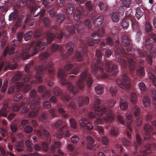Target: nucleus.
Listing matches in <instances>:
<instances>
[{"label":"nucleus","instance_id":"nucleus-36","mask_svg":"<svg viewBox=\"0 0 156 156\" xmlns=\"http://www.w3.org/2000/svg\"><path fill=\"white\" fill-rule=\"evenodd\" d=\"M136 11L135 17L139 20L143 16L144 13L140 7H137Z\"/></svg>","mask_w":156,"mask_h":156},{"label":"nucleus","instance_id":"nucleus-49","mask_svg":"<svg viewBox=\"0 0 156 156\" xmlns=\"http://www.w3.org/2000/svg\"><path fill=\"white\" fill-rule=\"evenodd\" d=\"M122 5L126 8H129L131 4L130 0H122Z\"/></svg>","mask_w":156,"mask_h":156},{"label":"nucleus","instance_id":"nucleus-27","mask_svg":"<svg viewBox=\"0 0 156 156\" xmlns=\"http://www.w3.org/2000/svg\"><path fill=\"white\" fill-rule=\"evenodd\" d=\"M129 16H130L129 15L127 17H124L122 20L121 25L124 29H127L129 26V21H130V19Z\"/></svg>","mask_w":156,"mask_h":156},{"label":"nucleus","instance_id":"nucleus-17","mask_svg":"<svg viewBox=\"0 0 156 156\" xmlns=\"http://www.w3.org/2000/svg\"><path fill=\"white\" fill-rule=\"evenodd\" d=\"M12 112V108L9 106L7 104H5L0 110V115L1 116L6 117L8 114Z\"/></svg>","mask_w":156,"mask_h":156},{"label":"nucleus","instance_id":"nucleus-41","mask_svg":"<svg viewBox=\"0 0 156 156\" xmlns=\"http://www.w3.org/2000/svg\"><path fill=\"white\" fill-rule=\"evenodd\" d=\"M23 73L21 72H17L12 77L13 81L14 82L20 79L22 77Z\"/></svg>","mask_w":156,"mask_h":156},{"label":"nucleus","instance_id":"nucleus-64","mask_svg":"<svg viewBox=\"0 0 156 156\" xmlns=\"http://www.w3.org/2000/svg\"><path fill=\"white\" fill-rule=\"evenodd\" d=\"M151 95L153 98L154 104H155L156 102V91L155 90H152L151 91Z\"/></svg>","mask_w":156,"mask_h":156},{"label":"nucleus","instance_id":"nucleus-5","mask_svg":"<svg viewBox=\"0 0 156 156\" xmlns=\"http://www.w3.org/2000/svg\"><path fill=\"white\" fill-rule=\"evenodd\" d=\"M44 66H37L36 68L37 70L36 75V81L32 80L30 82V84H34L36 82L38 83H40L42 81V77L44 71L48 72L51 74L48 80V86H52L54 84L53 80L54 79V75L55 73V71L53 69V63L51 62H49L46 63L44 62Z\"/></svg>","mask_w":156,"mask_h":156},{"label":"nucleus","instance_id":"nucleus-59","mask_svg":"<svg viewBox=\"0 0 156 156\" xmlns=\"http://www.w3.org/2000/svg\"><path fill=\"white\" fill-rule=\"evenodd\" d=\"M69 121L71 127L73 129H76V123L75 119L71 118L69 120Z\"/></svg>","mask_w":156,"mask_h":156},{"label":"nucleus","instance_id":"nucleus-61","mask_svg":"<svg viewBox=\"0 0 156 156\" xmlns=\"http://www.w3.org/2000/svg\"><path fill=\"white\" fill-rule=\"evenodd\" d=\"M39 114V112L37 109L32 110L30 112V117H33L38 115Z\"/></svg>","mask_w":156,"mask_h":156},{"label":"nucleus","instance_id":"nucleus-39","mask_svg":"<svg viewBox=\"0 0 156 156\" xmlns=\"http://www.w3.org/2000/svg\"><path fill=\"white\" fill-rule=\"evenodd\" d=\"M25 105V104L23 102H21L20 105L15 104L12 106V110L14 112H17L20 109L21 107H23Z\"/></svg>","mask_w":156,"mask_h":156},{"label":"nucleus","instance_id":"nucleus-60","mask_svg":"<svg viewBox=\"0 0 156 156\" xmlns=\"http://www.w3.org/2000/svg\"><path fill=\"white\" fill-rule=\"evenodd\" d=\"M128 108V105L126 102L121 101L120 102V108L122 110H126Z\"/></svg>","mask_w":156,"mask_h":156},{"label":"nucleus","instance_id":"nucleus-4","mask_svg":"<svg viewBox=\"0 0 156 156\" xmlns=\"http://www.w3.org/2000/svg\"><path fill=\"white\" fill-rule=\"evenodd\" d=\"M116 50L115 52L116 61L120 63L123 68L127 67L128 62L130 69L133 71L136 67V61L134 54L129 53L127 54L124 49L120 48L118 45L116 46Z\"/></svg>","mask_w":156,"mask_h":156},{"label":"nucleus","instance_id":"nucleus-33","mask_svg":"<svg viewBox=\"0 0 156 156\" xmlns=\"http://www.w3.org/2000/svg\"><path fill=\"white\" fill-rule=\"evenodd\" d=\"M15 51V48L14 47H6L5 48L4 52V55H6L7 53H9V55L13 54Z\"/></svg>","mask_w":156,"mask_h":156},{"label":"nucleus","instance_id":"nucleus-24","mask_svg":"<svg viewBox=\"0 0 156 156\" xmlns=\"http://www.w3.org/2000/svg\"><path fill=\"white\" fill-rule=\"evenodd\" d=\"M51 49L52 52H55L57 50L59 49L61 53V56L62 58L66 57V55L65 56H63V52L64 51V48L62 46L59 45L58 44L56 43H54L52 45Z\"/></svg>","mask_w":156,"mask_h":156},{"label":"nucleus","instance_id":"nucleus-14","mask_svg":"<svg viewBox=\"0 0 156 156\" xmlns=\"http://www.w3.org/2000/svg\"><path fill=\"white\" fill-rule=\"evenodd\" d=\"M79 123L80 126L85 129L89 130L93 128V126L92 125L90 122L86 118H81L79 121Z\"/></svg>","mask_w":156,"mask_h":156},{"label":"nucleus","instance_id":"nucleus-31","mask_svg":"<svg viewBox=\"0 0 156 156\" xmlns=\"http://www.w3.org/2000/svg\"><path fill=\"white\" fill-rule=\"evenodd\" d=\"M103 20L104 16H100L93 20V23L95 26L98 27L102 23Z\"/></svg>","mask_w":156,"mask_h":156},{"label":"nucleus","instance_id":"nucleus-53","mask_svg":"<svg viewBox=\"0 0 156 156\" xmlns=\"http://www.w3.org/2000/svg\"><path fill=\"white\" fill-rule=\"evenodd\" d=\"M137 96L135 93L132 92L130 95V100L133 104L135 103L137 101Z\"/></svg>","mask_w":156,"mask_h":156},{"label":"nucleus","instance_id":"nucleus-21","mask_svg":"<svg viewBox=\"0 0 156 156\" xmlns=\"http://www.w3.org/2000/svg\"><path fill=\"white\" fill-rule=\"evenodd\" d=\"M144 128L145 131L144 134V140L150 139L151 137L150 133L153 130V128L150 125L147 124L144 126Z\"/></svg>","mask_w":156,"mask_h":156},{"label":"nucleus","instance_id":"nucleus-38","mask_svg":"<svg viewBox=\"0 0 156 156\" xmlns=\"http://www.w3.org/2000/svg\"><path fill=\"white\" fill-rule=\"evenodd\" d=\"M111 18L112 21L117 23L119 20V16L118 14L116 12H113L111 14Z\"/></svg>","mask_w":156,"mask_h":156},{"label":"nucleus","instance_id":"nucleus-28","mask_svg":"<svg viewBox=\"0 0 156 156\" xmlns=\"http://www.w3.org/2000/svg\"><path fill=\"white\" fill-rule=\"evenodd\" d=\"M87 140L88 143L87 145V148L90 150L93 149L94 143V140L91 137L89 136L87 137Z\"/></svg>","mask_w":156,"mask_h":156},{"label":"nucleus","instance_id":"nucleus-43","mask_svg":"<svg viewBox=\"0 0 156 156\" xmlns=\"http://www.w3.org/2000/svg\"><path fill=\"white\" fill-rule=\"evenodd\" d=\"M53 92L56 96H60L62 94V90L58 87H55L53 89Z\"/></svg>","mask_w":156,"mask_h":156},{"label":"nucleus","instance_id":"nucleus-37","mask_svg":"<svg viewBox=\"0 0 156 156\" xmlns=\"http://www.w3.org/2000/svg\"><path fill=\"white\" fill-rule=\"evenodd\" d=\"M95 90L97 94H101L104 91L103 87L102 85H98L95 87Z\"/></svg>","mask_w":156,"mask_h":156},{"label":"nucleus","instance_id":"nucleus-50","mask_svg":"<svg viewBox=\"0 0 156 156\" xmlns=\"http://www.w3.org/2000/svg\"><path fill=\"white\" fill-rule=\"evenodd\" d=\"M117 89L115 86H111L109 88V91L112 96L115 95L117 92Z\"/></svg>","mask_w":156,"mask_h":156},{"label":"nucleus","instance_id":"nucleus-7","mask_svg":"<svg viewBox=\"0 0 156 156\" xmlns=\"http://www.w3.org/2000/svg\"><path fill=\"white\" fill-rule=\"evenodd\" d=\"M121 78L123 80L124 83L120 78H118L116 80L117 83L120 87L123 89L126 90L129 89L130 87V85L129 83L130 79L128 76L127 74L126 73H124Z\"/></svg>","mask_w":156,"mask_h":156},{"label":"nucleus","instance_id":"nucleus-20","mask_svg":"<svg viewBox=\"0 0 156 156\" xmlns=\"http://www.w3.org/2000/svg\"><path fill=\"white\" fill-rule=\"evenodd\" d=\"M148 76L150 81L152 82L154 86H156V69H152L149 68L147 69Z\"/></svg>","mask_w":156,"mask_h":156},{"label":"nucleus","instance_id":"nucleus-2","mask_svg":"<svg viewBox=\"0 0 156 156\" xmlns=\"http://www.w3.org/2000/svg\"><path fill=\"white\" fill-rule=\"evenodd\" d=\"M102 54L100 50L96 52V58L94 63L91 65V72L98 78L107 79L108 76L107 73L111 72L113 76H115L118 72V68L116 65H112V62L108 61L105 64L101 62Z\"/></svg>","mask_w":156,"mask_h":156},{"label":"nucleus","instance_id":"nucleus-25","mask_svg":"<svg viewBox=\"0 0 156 156\" xmlns=\"http://www.w3.org/2000/svg\"><path fill=\"white\" fill-rule=\"evenodd\" d=\"M133 144L134 148L136 151L139 148H141L143 146V144L139 135H136V141L134 142ZM139 150H140V149Z\"/></svg>","mask_w":156,"mask_h":156},{"label":"nucleus","instance_id":"nucleus-16","mask_svg":"<svg viewBox=\"0 0 156 156\" xmlns=\"http://www.w3.org/2000/svg\"><path fill=\"white\" fill-rule=\"evenodd\" d=\"M17 66V64L16 63H15L13 65H12L9 61H6L5 62L3 61L0 64V72L4 66V68L3 70L6 71L8 69L9 70L14 69Z\"/></svg>","mask_w":156,"mask_h":156},{"label":"nucleus","instance_id":"nucleus-11","mask_svg":"<svg viewBox=\"0 0 156 156\" xmlns=\"http://www.w3.org/2000/svg\"><path fill=\"white\" fill-rule=\"evenodd\" d=\"M41 146L44 151H48L49 150L51 152L54 153L56 151V148H59L60 147L61 144L59 142H55L53 145H51L48 148V144L46 142H43L41 143Z\"/></svg>","mask_w":156,"mask_h":156},{"label":"nucleus","instance_id":"nucleus-22","mask_svg":"<svg viewBox=\"0 0 156 156\" xmlns=\"http://www.w3.org/2000/svg\"><path fill=\"white\" fill-rule=\"evenodd\" d=\"M113 38V39L110 37H107L106 39V44L110 45H112L113 44L114 42L116 44L119 43V38L117 34H115L114 35Z\"/></svg>","mask_w":156,"mask_h":156},{"label":"nucleus","instance_id":"nucleus-47","mask_svg":"<svg viewBox=\"0 0 156 156\" xmlns=\"http://www.w3.org/2000/svg\"><path fill=\"white\" fill-rule=\"evenodd\" d=\"M146 54L147 62L150 65H151L152 61L151 57L154 58L156 55L154 57H153L151 55L150 52H147V51L146 52Z\"/></svg>","mask_w":156,"mask_h":156},{"label":"nucleus","instance_id":"nucleus-57","mask_svg":"<svg viewBox=\"0 0 156 156\" xmlns=\"http://www.w3.org/2000/svg\"><path fill=\"white\" fill-rule=\"evenodd\" d=\"M132 26L133 28L136 29L139 27V23L138 22L136 21L134 18L131 19Z\"/></svg>","mask_w":156,"mask_h":156},{"label":"nucleus","instance_id":"nucleus-48","mask_svg":"<svg viewBox=\"0 0 156 156\" xmlns=\"http://www.w3.org/2000/svg\"><path fill=\"white\" fill-rule=\"evenodd\" d=\"M29 47L28 48L27 50H26L25 51H23V53L21 55V57L24 59H27L29 57Z\"/></svg>","mask_w":156,"mask_h":156},{"label":"nucleus","instance_id":"nucleus-62","mask_svg":"<svg viewBox=\"0 0 156 156\" xmlns=\"http://www.w3.org/2000/svg\"><path fill=\"white\" fill-rule=\"evenodd\" d=\"M122 142L124 146H128L131 144V143L130 141L125 138H123Z\"/></svg>","mask_w":156,"mask_h":156},{"label":"nucleus","instance_id":"nucleus-8","mask_svg":"<svg viewBox=\"0 0 156 156\" xmlns=\"http://www.w3.org/2000/svg\"><path fill=\"white\" fill-rule=\"evenodd\" d=\"M66 29L69 32L72 34L74 33L76 30L80 34H82L83 33V28L82 22H77L75 26L71 23H68L66 26Z\"/></svg>","mask_w":156,"mask_h":156},{"label":"nucleus","instance_id":"nucleus-54","mask_svg":"<svg viewBox=\"0 0 156 156\" xmlns=\"http://www.w3.org/2000/svg\"><path fill=\"white\" fill-rule=\"evenodd\" d=\"M43 22L46 27H50V21L48 17H44L43 19Z\"/></svg>","mask_w":156,"mask_h":156},{"label":"nucleus","instance_id":"nucleus-15","mask_svg":"<svg viewBox=\"0 0 156 156\" xmlns=\"http://www.w3.org/2000/svg\"><path fill=\"white\" fill-rule=\"evenodd\" d=\"M152 42L149 39H147L145 42V45L148 50L147 52H150L151 55L154 57L156 55V48L152 47Z\"/></svg>","mask_w":156,"mask_h":156},{"label":"nucleus","instance_id":"nucleus-3","mask_svg":"<svg viewBox=\"0 0 156 156\" xmlns=\"http://www.w3.org/2000/svg\"><path fill=\"white\" fill-rule=\"evenodd\" d=\"M51 29V31L54 33H51L49 31L47 32L46 37L47 42H43L42 41L39 40L36 42L33 41L30 44V48L33 46H34L31 51V55L30 54V56L31 55H34L40 50L44 49L45 46L47 45V43H51L55 38L60 39L63 36H65L66 35V33L63 32L57 26L52 27Z\"/></svg>","mask_w":156,"mask_h":156},{"label":"nucleus","instance_id":"nucleus-26","mask_svg":"<svg viewBox=\"0 0 156 156\" xmlns=\"http://www.w3.org/2000/svg\"><path fill=\"white\" fill-rule=\"evenodd\" d=\"M89 101V98L88 97L80 96L78 98V102L79 106L80 107H82L85 105L88 104Z\"/></svg>","mask_w":156,"mask_h":156},{"label":"nucleus","instance_id":"nucleus-34","mask_svg":"<svg viewBox=\"0 0 156 156\" xmlns=\"http://www.w3.org/2000/svg\"><path fill=\"white\" fill-rule=\"evenodd\" d=\"M136 74L139 77H143L144 76L145 72L144 68L142 67H139L136 70Z\"/></svg>","mask_w":156,"mask_h":156},{"label":"nucleus","instance_id":"nucleus-32","mask_svg":"<svg viewBox=\"0 0 156 156\" xmlns=\"http://www.w3.org/2000/svg\"><path fill=\"white\" fill-rule=\"evenodd\" d=\"M86 41L87 45L93 46L94 44H97L100 41V40L99 39H92L89 38L86 40Z\"/></svg>","mask_w":156,"mask_h":156},{"label":"nucleus","instance_id":"nucleus-56","mask_svg":"<svg viewBox=\"0 0 156 156\" xmlns=\"http://www.w3.org/2000/svg\"><path fill=\"white\" fill-rule=\"evenodd\" d=\"M49 55L50 54L49 53L47 52H45L40 55V58L41 60H44L46 59Z\"/></svg>","mask_w":156,"mask_h":156},{"label":"nucleus","instance_id":"nucleus-1","mask_svg":"<svg viewBox=\"0 0 156 156\" xmlns=\"http://www.w3.org/2000/svg\"><path fill=\"white\" fill-rule=\"evenodd\" d=\"M73 66L71 62H67L63 69H59L58 76L61 83L66 85L69 92L75 94L79 91V88H84V82L88 76V68L84 63H81L79 67L75 68L69 73Z\"/></svg>","mask_w":156,"mask_h":156},{"label":"nucleus","instance_id":"nucleus-10","mask_svg":"<svg viewBox=\"0 0 156 156\" xmlns=\"http://www.w3.org/2000/svg\"><path fill=\"white\" fill-rule=\"evenodd\" d=\"M80 51H77L75 54V58L78 61H82L83 55L86 56L87 53V45L83 43L81 46Z\"/></svg>","mask_w":156,"mask_h":156},{"label":"nucleus","instance_id":"nucleus-23","mask_svg":"<svg viewBox=\"0 0 156 156\" xmlns=\"http://www.w3.org/2000/svg\"><path fill=\"white\" fill-rule=\"evenodd\" d=\"M155 144L153 142H149L145 146V149L142 151V155L139 156H147L149 152L148 151L154 148Z\"/></svg>","mask_w":156,"mask_h":156},{"label":"nucleus","instance_id":"nucleus-45","mask_svg":"<svg viewBox=\"0 0 156 156\" xmlns=\"http://www.w3.org/2000/svg\"><path fill=\"white\" fill-rule=\"evenodd\" d=\"M65 17V15L63 13L59 14L56 16V19L58 23H61L64 20Z\"/></svg>","mask_w":156,"mask_h":156},{"label":"nucleus","instance_id":"nucleus-46","mask_svg":"<svg viewBox=\"0 0 156 156\" xmlns=\"http://www.w3.org/2000/svg\"><path fill=\"white\" fill-rule=\"evenodd\" d=\"M81 17V13L79 9H76L75 11L74 14V17L75 20H78Z\"/></svg>","mask_w":156,"mask_h":156},{"label":"nucleus","instance_id":"nucleus-40","mask_svg":"<svg viewBox=\"0 0 156 156\" xmlns=\"http://www.w3.org/2000/svg\"><path fill=\"white\" fill-rule=\"evenodd\" d=\"M98 7L101 11L106 12L107 10L108 6L102 2H100L98 4Z\"/></svg>","mask_w":156,"mask_h":156},{"label":"nucleus","instance_id":"nucleus-12","mask_svg":"<svg viewBox=\"0 0 156 156\" xmlns=\"http://www.w3.org/2000/svg\"><path fill=\"white\" fill-rule=\"evenodd\" d=\"M37 92L35 90H33L30 92V98H32V103L30 105V108L32 109H35L37 107V105L40 103V98L39 97L36 96Z\"/></svg>","mask_w":156,"mask_h":156},{"label":"nucleus","instance_id":"nucleus-13","mask_svg":"<svg viewBox=\"0 0 156 156\" xmlns=\"http://www.w3.org/2000/svg\"><path fill=\"white\" fill-rule=\"evenodd\" d=\"M131 41L127 35H123L121 37V43L123 46L126 47L127 51H130L132 47L130 44Z\"/></svg>","mask_w":156,"mask_h":156},{"label":"nucleus","instance_id":"nucleus-29","mask_svg":"<svg viewBox=\"0 0 156 156\" xmlns=\"http://www.w3.org/2000/svg\"><path fill=\"white\" fill-rule=\"evenodd\" d=\"M116 103V100H115L114 99H111V100H110L108 101L107 104H106V103H105V104L104 105H105V107L107 109H108L109 110H110L111 111L112 113V114L113 115V120L110 122H112V121L114 120V113H113V112L111 111V110L108 108H107L106 106L108 105L110 107H113L115 105V104Z\"/></svg>","mask_w":156,"mask_h":156},{"label":"nucleus","instance_id":"nucleus-18","mask_svg":"<svg viewBox=\"0 0 156 156\" xmlns=\"http://www.w3.org/2000/svg\"><path fill=\"white\" fill-rule=\"evenodd\" d=\"M66 47L67 50V52L66 53L63 51V54L64 56L66 55V57L65 58H63V59H65L67 58L69 55H71L73 52V49L74 47V44L72 42H69L67 43L66 44Z\"/></svg>","mask_w":156,"mask_h":156},{"label":"nucleus","instance_id":"nucleus-52","mask_svg":"<svg viewBox=\"0 0 156 156\" xmlns=\"http://www.w3.org/2000/svg\"><path fill=\"white\" fill-rule=\"evenodd\" d=\"M0 130L2 131L0 134L3 137H5L6 134L8 133L7 127H2L1 128Z\"/></svg>","mask_w":156,"mask_h":156},{"label":"nucleus","instance_id":"nucleus-9","mask_svg":"<svg viewBox=\"0 0 156 156\" xmlns=\"http://www.w3.org/2000/svg\"><path fill=\"white\" fill-rule=\"evenodd\" d=\"M67 123L63 122L60 119H58L55 123V126L56 128H59V130L57 133V137L60 139L61 138L64 134V131L66 129Z\"/></svg>","mask_w":156,"mask_h":156},{"label":"nucleus","instance_id":"nucleus-35","mask_svg":"<svg viewBox=\"0 0 156 156\" xmlns=\"http://www.w3.org/2000/svg\"><path fill=\"white\" fill-rule=\"evenodd\" d=\"M104 30L102 28H99L97 32H94L92 34L91 36L93 38L97 36L99 37H101L104 34Z\"/></svg>","mask_w":156,"mask_h":156},{"label":"nucleus","instance_id":"nucleus-44","mask_svg":"<svg viewBox=\"0 0 156 156\" xmlns=\"http://www.w3.org/2000/svg\"><path fill=\"white\" fill-rule=\"evenodd\" d=\"M18 16V12H13L9 16V21L14 20H16Z\"/></svg>","mask_w":156,"mask_h":156},{"label":"nucleus","instance_id":"nucleus-51","mask_svg":"<svg viewBox=\"0 0 156 156\" xmlns=\"http://www.w3.org/2000/svg\"><path fill=\"white\" fill-rule=\"evenodd\" d=\"M143 103L145 106H149L150 105V100L147 97H145L143 100Z\"/></svg>","mask_w":156,"mask_h":156},{"label":"nucleus","instance_id":"nucleus-55","mask_svg":"<svg viewBox=\"0 0 156 156\" xmlns=\"http://www.w3.org/2000/svg\"><path fill=\"white\" fill-rule=\"evenodd\" d=\"M132 116L130 115H127L126 117V121L128 125H130L133 122Z\"/></svg>","mask_w":156,"mask_h":156},{"label":"nucleus","instance_id":"nucleus-42","mask_svg":"<svg viewBox=\"0 0 156 156\" xmlns=\"http://www.w3.org/2000/svg\"><path fill=\"white\" fill-rule=\"evenodd\" d=\"M119 131V129L118 127H113L111 129L110 134L112 136H115L118 135Z\"/></svg>","mask_w":156,"mask_h":156},{"label":"nucleus","instance_id":"nucleus-6","mask_svg":"<svg viewBox=\"0 0 156 156\" xmlns=\"http://www.w3.org/2000/svg\"><path fill=\"white\" fill-rule=\"evenodd\" d=\"M100 101L96 99L94 104L95 112L99 116H101L106 113V116L104 118V120L107 122H111L113 119V115L112 112L108 109H107L104 105H102L101 107H99Z\"/></svg>","mask_w":156,"mask_h":156},{"label":"nucleus","instance_id":"nucleus-19","mask_svg":"<svg viewBox=\"0 0 156 156\" xmlns=\"http://www.w3.org/2000/svg\"><path fill=\"white\" fill-rule=\"evenodd\" d=\"M37 136L39 137L43 138L44 137L47 141L49 142L51 141L50 134L45 129H43L42 131L38 130L37 131Z\"/></svg>","mask_w":156,"mask_h":156},{"label":"nucleus","instance_id":"nucleus-30","mask_svg":"<svg viewBox=\"0 0 156 156\" xmlns=\"http://www.w3.org/2000/svg\"><path fill=\"white\" fill-rule=\"evenodd\" d=\"M75 9L74 5L72 3H69L66 6V12L69 15L72 14L73 12Z\"/></svg>","mask_w":156,"mask_h":156},{"label":"nucleus","instance_id":"nucleus-63","mask_svg":"<svg viewBox=\"0 0 156 156\" xmlns=\"http://www.w3.org/2000/svg\"><path fill=\"white\" fill-rule=\"evenodd\" d=\"M50 91L48 90H47L43 94L42 97L44 99H47L50 97Z\"/></svg>","mask_w":156,"mask_h":156},{"label":"nucleus","instance_id":"nucleus-58","mask_svg":"<svg viewBox=\"0 0 156 156\" xmlns=\"http://www.w3.org/2000/svg\"><path fill=\"white\" fill-rule=\"evenodd\" d=\"M84 25L86 28H89L91 26V23L90 20L89 19H86L84 22Z\"/></svg>","mask_w":156,"mask_h":156}]
</instances>
